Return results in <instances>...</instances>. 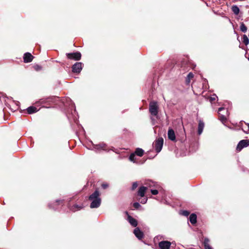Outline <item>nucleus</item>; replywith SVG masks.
<instances>
[{"label":"nucleus","instance_id":"4be33fe9","mask_svg":"<svg viewBox=\"0 0 249 249\" xmlns=\"http://www.w3.org/2000/svg\"><path fill=\"white\" fill-rule=\"evenodd\" d=\"M231 10L233 12V13L236 15H238L240 12V9L239 7L235 5H233L231 7Z\"/></svg>","mask_w":249,"mask_h":249},{"label":"nucleus","instance_id":"7c9ffc66","mask_svg":"<svg viewBox=\"0 0 249 249\" xmlns=\"http://www.w3.org/2000/svg\"><path fill=\"white\" fill-rule=\"evenodd\" d=\"M133 206L135 209H138L141 207V205L138 202L133 203Z\"/></svg>","mask_w":249,"mask_h":249},{"label":"nucleus","instance_id":"cd10ccee","mask_svg":"<svg viewBox=\"0 0 249 249\" xmlns=\"http://www.w3.org/2000/svg\"><path fill=\"white\" fill-rule=\"evenodd\" d=\"M135 154L132 153L130 154L129 159L130 161L135 162Z\"/></svg>","mask_w":249,"mask_h":249},{"label":"nucleus","instance_id":"dca6fc26","mask_svg":"<svg viewBox=\"0 0 249 249\" xmlns=\"http://www.w3.org/2000/svg\"><path fill=\"white\" fill-rule=\"evenodd\" d=\"M197 216L195 213H192L189 217V220L193 225L195 224L197 222Z\"/></svg>","mask_w":249,"mask_h":249},{"label":"nucleus","instance_id":"423d86ee","mask_svg":"<svg viewBox=\"0 0 249 249\" xmlns=\"http://www.w3.org/2000/svg\"><path fill=\"white\" fill-rule=\"evenodd\" d=\"M83 64L81 62H76L71 67L73 73H79L82 70Z\"/></svg>","mask_w":249,"mask_h":249},{"label":"nucleus","instance_id":"f704fd0d","mask_svg":"<svg viewBox=\"0 0 249 249\" xmlns=\"http://www.w3.org/2000/svg\"><path fill=\"white\" fill-rule=\"evenodd\" d=\"M147 201V197H145L143 199H142L141 201H140V202L142 204H145L146 203Z\"/></svg>","mask_w":249,"mask_h":249},{"label":"nucleus","instance_id":"c756f323","mask_svg":"<svg viewBox=\"0 0 249 249\" xmlns=\"http://www.w3.org/2000/svg\"><path fill=\"white\" fill-rule=\"evenodd\" d=\"M181 214L184 216H188L190 214V212L188 211L184 210L181 212Z\"/></svg>","mask_w":249,"mask_h":249},{"label":"nucleus","instance_id":"72a5a7b5","mask_svg":"<svg viewBox=\"0 0 249 249\" xmlns=\"http://www.w3.org/2000/svg\"><path fill=\"white\" fill-rule=\"evenodd\" d=\"M151 193L153 195H157L158 194L159 192H158V191L157 190L151 189Z\"/></svg>","mask_w":249,"mask_h":249},{"label":"nucleus","instance_id":"aec40b11","mask_svg":"<svg viewBox=\"0 0 249 249\" xmlns=\"http://www.w3.org/2000/svg\"><path fill=\"white\" fill-rule=\"evenodd\" d=\"M134 154H135V155H136L139 157H142L144 154V151L142 148H136Z\"/></svg>","mask_w":249,"mask_h":249},{"label":"nucleus","instance_id":"4c0bfd02","mask_svg":"<svg viewBox=\"0 0 249 249\" xmlns=\"http://www.w3.org/2000/svg\"><path fill=\"white\" fill-rule=\"evenodd\" d=\"M152 186L151 184H150L149 186Z\"/></svg>","mask_w":249,"mask_h":249},{"label":"nucleus","instance_id":"20e7f679","mask_svg":"<svg viewBox=\"0 0 249 249\" xmlns=\"http://www.w3.org/2000/svg\"><path fill=\"white\" fill-rule=\"evenodd\" d=\"M155 150L157 153H159L162 149L163 144V139L162 137L157 139L154 143Z\"/></svg>","mask_w":249,"mask_h":249},{"label":"nucleus","instance_id":"39448f33","mask_svg":"<svg viewBox=\"0 0 249 249\" xmlns=\"http://www.w3.org/2000/svg\"><path fill=\"white\" fill-rule=\"evenodd\" d=\"M66 56L68 59L78 61L81 59V54L80 52H77L72 53H67Z\"/></svg>","mask_w":249,"mask_h":249},{"label":"nucleus","instance_id":"f03ea898","mask_svg":"<svg viewBox=\"0 0 249 249\" xmlns=\"http://www.w3.org/2000/svg\"><path fill=\"white\" fill-rule=\"evenodd\" d=\"M149 111L151 115L157 116L159 112V106L156 101H152L149 103Z\"/></svg>","mask_w":249,"mask_h":249},{"label":"nucleus","instance_id":"bb28decb","mask_svg":"<svg viewBox=\"0 0 249 249\" xmlns=\"http://www.w3.org/2000/svg\"><path fill=\"white\" fill-rule=\"evenodd\" d=\"M105 145H106L105 144H104V143L99 144L96 145L95 146V148L97 149H102V148H104L105 147Z\"/></svg>","mask_w":249,"mask_h":249},{"label":"nucleus","instance_id":"f257e3e1","mask_svg":"<svg viewBox=\"0 0 249 249\" xmlns=\"http://www.w3.org/2000/svg\"><path fill=\"white\" fill-rule=\"evenodd\" d=\"M89 200L91 201L90 204L91 208H97L100 206L101 198L100 197V193L98 189H96L89 196Z\"/></svg>","mask_w":249,"mask_h":249},{"label":"nucleus","instance_id":"a878e982","mask_svg":"<svg viewBox=\"0 0 249 249\" xmlns=\"http://www.w3.org/2000/svg\"><path fill=\"white\" fill-rule=\"evenodd\" d=\"M217 98V96L215 94L213 95L212 96L210 97L208 99L209 101L211 103H213Z\"/></svg>","mask_w":249,"mask_h":249},{"label":"nucleus","instance_id":"6ab92c4d","mask_svg":"<svg viewBox=\"0 0 249 249\" xmlns=\"http://www.w3.org/2000/svg\"><path fill=\"white\" fill-rule=\"evenodd\" d=\"M210 240L208 238H205L204 241V246L205 249H213L209 244Z\"/></svg>","mask_w":249,"mask_h":249},{"label":"nucleus","instance_id":"f8f14e48","mask_svg":"<svg viewBox=\"0 0 249 249\" xmlns=\"http://www.w3.org/2000/svg\"><path fill=\"white\" fill-rule=\"evenodd\" d=\"M64 203V200H56L55 202H53L52 204H49L48 206L49 208L53 209H56V205H63Z\"/></svg>","mask_w":249,"mask_h":249},{"label":"nucleus","instance_id":"b1692460","mask_svg":"<svg viewBox=\"0 0 249 249\" xmlns=\"http://www.w3.org/2000/svg\"><path fill=\"white\" fill-rule=\"evenodd\" d=\"M242 42L245 45H247L249 43V40L248 36L246 35H244L242 37Z\"/></svg>","mask_w":249,"mask_h":249},{"label":"nucleus","instance_id":"f3484780","mask_svg":"<svg viewBox=\"0 0 249 249\" xmlns=\"http://www.w3.org/2000/svg\"><path fill=\"white\" fill-rule=\"evenodd\" d=\"M38 111L37 108L34 106H30L27 108V111L28 114H31Z\"/></svg>","mask_w":249,"mask_h":249},{"label":"nucleus","instance_id":"2f4dec72","mask_svg":"<svg viewBox=\"0 0 249 249\" xmlns=\"http://www.w3.org/2000/svg\"><path fill=\"white\" fill-rule=\"evenodd\" d=\"M138 187V183L137 182H134L133 183L132 186V190H135L137 187Z\"/></svg>","mask_w":249,"mask_h":249},{"label":"nucleus","instance_id":"0eeeda50","mask_svg":"<svg viewBox=\"0 0 249 249\" xmlns=\"http://www.w3.org/2000/svg\"><path fill=\"white\" fill-rule=\"evenodd\" d=\"M221 111H224L226 114H227L228 111L225 108L222 107H219L218 110L219 119L222 122L224 123L227 121V117L225 114H222Z\"/></svg>","mask_w":249,"mask_h":249},{"label":"nucleus","instance_id":"a211bd4d","mask_svg":"<svg viewBox=\"0 0 249 249\" xmlns=\"http://www.w3.org/2000/svg\"><path fill=\"white\" fill-rule=\"evenodd\" d=\"M204 127V123L201 120L199 121L198 125V134L200 135L203 130Z\"/></svg>","mask_w":249,"mask_h":249},{"label":"nucleus","instance_id":"7ed1b4c3","mask_svg":"<svg viewBox=\"0 0 249 249\" xmlns=\"http://www.w3.org/2000/svg\"><path fill=\"white\" fill-rule=\"evenodd\" d=\"M249 146V139L243 140L240 141L237 145L236 150L237 152H240L243 148Z\"/></svg>","mask_w":249,"mask_h":249},{"label":"nucleus","instance_id":"c85d7f7f","mask_svg":"<svg viewBox=\"0 0 249 249\" xmlns=\"http://www.w3.org/2000/svg\"><path fill=\"white\" fill-rule=\"evenodd\" d=\"M33 67L36 71H39L42 70V67L39 65H35Z\"/></svg>","mask_w":249,"mask_h":249},{"label":"nucleus","instance_id":"412c9836","mask_svg":"<svg viewBox=\"0 0 249 249\" xmlns=\"http://www.w3.org/2000/svg\"><path fill=\"white\" fill-rule=\"evenodd\" d=\"M194 77V74L192 72H190L187 75L186 78V83L188 85L190 84L191 80Z\"/></svg>","mask_w":249,"mask_h":249},{"label":"nucleus","instance_id":"393cba45","mask_svg":"<svg viewBox=\"0 0 249 249\" xmlns=\"http://www.w3.org/2000/svg\"><path fill=\"white\" fill-rule=\"evenodd\" d=\"M240 29L243 33L247 32V28L243 22L241 23Z\"/></svg>","mask_w":249,"mask_h":249},{"label":"nucleus","instance_id":"4468645a","mask_svg":"<svg viewBox=\"0 0 249 249\" xmlns=\"http://www.w3.org/2000/svg\"><path fill=\"white\" fill-rule=\"evenodd\" d=\"M147 189V187L145 186H141L139 188V190L137 193V195L138 196H141V197H143L144 196L145 193Z\"/></svg>","mask_w":249,"mask_h":249},{"label":"nucleus","instance_id":"c9c22d12","mask_svg":"<svg viewBox=\"0 0 249 249\" xmlns=\"http://www.w3.org/2000/svg\"><path fill=\"white\" fill-rule=\"evenodd\" d=\"M222 114H225L226 115L227 114H226V112L224 111H221Z\"/></svg>","mask_w":249,"mask_h":249},{"label":"nucleus","instance_id":"5701e85b","mask_svg":"<svg viewBox=\"0 0 249 249\" xmlns=\"http://www.w3.org/2000/svg\"><path fill=\"white\" fill-rule=\"evenodd\" d=\"M51 98L50 97H47L46 98H42L40 99L38 102H36V103H40V104H45L50 101Z\"/></svg>","mask_w":249,"mask_h":249},{"label":"nucleus","instance_id":"1a4fd4ad","mask_svg":"<svg viewBox=\"0 0 249 249\" xmlns=\"http://www.w3.org/2000/svg\"><path fill=\"white\" fill-rule=\"evenodd\" d=\"M125 213L128 215L127 216V220L129 222V223L133 227H136L138 225V222H137V220L135 219L133 217H132L131 216L129 215L128 214V213L127 212H126Z\"/></svg>","mask_w":249,"mask_h":249},{"label":"nucleus","instance_id":"58836bf2","mask_svg":"<svg viewBox=\"0 0 249 249\" xmlns=\"http://www.w3.org/2000/svg\"><path fill=\"white\" fill-rule=\"evenodd\" d=\"M248 60L249 61V57H248Z\"/></svg>","mask_w":249,"mask_h":249},{"label":"nucleus","instance_id":"2eb2a0df","mask_svg":"<svg viewBox=\"0 0 249 249\" xmlns=\"http://www.w3.org/2000/svg\"><path fill=\"white\" fill-rule=\"evenodd\" d=\"M168 139L172 141L176 140V136L174 131L172 129H169L168 131Z\"/></svg>","mask_w":249,"mask_h":249},{"label":"nucleus","instance_id":"ddd939ff","mask_svg":"<svg viewBox=\"0 0 249 249\" xmlns=\"http://www.w3.org/2000/svg\"><path fill=\"white\" fill-rule=\"evenodd\" d=\"M83 208L84 206L83 205H79L77 204H74L72 206H69V209L72 212H75L76 211H79Z\"/></svg>","mask_w":249,"mask_h":249},{"label":"nucleus","instance_id":"e433bc0d","mask_svg":"<svg viewBox=\"0 0 249 249\" xmlns=\"http://www.w3.org/2000/svg\"><path fill=\"white\" fill-rule=\"evenodd\" d=\"M246 124L248 125L249 129V123H246Z\"/></svg>","mask_w":249,"mask_h":249},{"label":"nucleus","instance_id":"9b49d317","mask_svg":"<svg viewBox=\"0 0 249 249\" xmlns=\"http://www.w3.org/2000/svg\"><path fill=\"white\" fill-rule=\"evenodd\" d=\"M34 56L30 53H26L23 55V61L24 63H30L32 61Z\"/></svg>","mask_w":249,"mask_h":249},{"label":"nucleus","instance_id":"6e6552de","mask_svg":"<svg viewBox=\"0 0 249 249\" xmlns=\"http://www.w3.org/2000/svg\"><path fill=\"white\" fill-rule=\"evenodd\" d=\"M171 243L168 241H162L159 243V247L160 249H169Z\"/></svg>","mask_w":249,"mask_h":249},{"label":"nucleus","instance_id":"9d476101","mask_svg":"<svg viewBox=\"0 0 249 249\" xmlns=\"http://www.w3.org/2000/svg\"><path fill=\"white\" fill-rule=\"evenodd\" d=\"M133 233L139 240H141L143 238V233L142 231L140 230V228L138 227L136 228L134 230Z\"/></svg>","mask_w":249,"mask_h":249},{"label":"nucleus","instance_id":"473e14b6","mask_svg":"<svg viewBox=\"0 0 249 249\" xmlns=\"http://www.w3.org/2000/svg\"><path fill=\"white\" fill-rule=\"evenodd\" d=\"M101 186H102L103 189H106L108 188V184L107 183H103L102 184Z\"/></svg>","mask_w":249,"mask_h":249}]
</instances>
